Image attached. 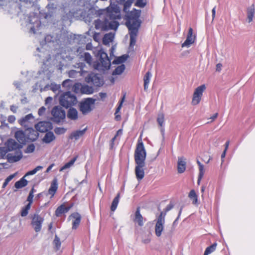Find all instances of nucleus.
Masks as SVG:
<instances>
[{
    "instance_id": "nucleus-54",
    "label": "nucleus",
    "mask_w": 255,
    "mask_h": 255,
    "mask_svg": "<svg viewBox=\"0 0 255 255\" xmlns=\"http://www.w3.org/2000/svg\"><path fill=\"white\" fill-rule=\"evenodd\" d=\"M199 175H200V178H201V177H203L204 173H205L204 167L203 164H202L200 166H199Z\"/></svg>"
},
{
    "instance_id": "nucleus-16",
    "label": "nucleus",
    "mask_w": 255,
    "mask_h": 255,
    "mask_svg": "<svg viewBox=\"0 0 255 255\" xmlns=\"http://www.w3.org/2000/svg\"><path fill=\"white\" fill-rule=\"evenodd\" d=\"M22 157L21 150H17L14 152L8 153L6 155L7 161L10 163H14L19 161Z\"/></svg>"
},
{
    "instance_id": "nucleus-17",
    "label": "nucleus",
    "mask_w": 255,
    "mask_h": 255,
    "mask_svg": "<svg viewBox=\"0 0 255 255\" xmlns=\"http://www.w3.org/2000/svg\"><path fill=\"white\" fill-rule=\"evenodd\" d=\"M196 36L193 35V29L191 27L189 28L187 36L184 43L182 44V47H189L192 44L195 40Z\"/></svg>"
},
{
    "instance_id": "nucleus-64",
    "label": "nucleus",
    "mask_w": 255,
    "mask_h": 255,
    "mask_svg": "<svg viewBox=\"0 0 255 255\" xmlns=\"http://www.w3.org/2000/svg\"><path fill=\"white\" fill-rule=\"evenodd\" d=\"M99 95L100 98L102 100L104 99L107 96V94L106 93L101 92L99 94Z\"/></svg>"
},
{
    "instance_id": "nucleus-14",
    "label": "nucleus",
    "mask_w": 255,
    "mask_h": 255,
    "mask_svg": "<svg viewBox=\"0 0 255 255\" xmlns=\"http://www.w3.org/2000/svg\"><path fill=\"white\" fill-rule=\"evenodd\" d=\"M5 145L8 151H16L17 150H21L22 145L18 143L14 139L9 138L5 142Z\"/></svg>"
},
{
    "instance_id": "nucleus-49",
    "label": "nucleus",
    "mask_w": 255,
    "mask_h": 255,
    "mask_svg": "<svg viewBox=\"0 0 255 255\" xmlns=\"http://www.w3.org/2000/svg\"><path fill=\"white\" fill-rule=\"evenodd\" d=\"M35 149V146L33 143L29 144L27 147L24 149V152L26 153H29L33 152Z\"/></svg>"
},
{
    "instance_id": "nucleus-42",
    "label": "nucleus",
    "mask_w": 255,
    "mask_h": 255,
    "mask_svg": "<svg viewBox=\"0 0 255 255\" xmlns=\"http://www.w3.org/2000/svg\"><path fill=\"white\" fill-rule=\"evenodd\" d=\"M188 196L190 198V199L192 200V203L193 204H196L197 203V196L196 195L195 191L194 190H192L190 191Z\"/></svg>"
},
{
    "instance_id": "nucleus-25",
    "label": "nucleus",
    "mask_w": 255,
    "mask_h": 255,
    "mask_svg": "<svg viewBox=\"0 0 255 255\" xmlns=\"http://www.w3.org/2000/svg\"><path fill=\"white\" fill-rule=\"evenodd\" d=\"M55 136L53 132L51 131L46 132V133L42 139L43 142L48 144L55 139Z\"/></svg>"
},
{
    "instance_id": "nucleus-39",
    "label": "nucleus",
    "mask_w": 255,
    "mask_h": 255,
    "mask_svg": "<svg viewBox=\"0 0 255 255\" xmlns=\"http://www.w3.org/2000/svg\"><path fill=\"white\" fill-rule=\"evenodd\" d=\"M125 70V66L124 64H122L119 66H118L115 70L113 72V75H120Z\"/></svg>"
},
{
    "instance_id": "nucleus-5",
    "label": "nucleus",
    "mask_w": 255,
    "mask_h": 255,
    "mask_svg": "<svg viewBox=\"0 0 255 255\" xmlns=\"http://www.w3.org/2000/svg\"><path fill=\"white\" fill-rule=\"evenodd\" d=\"M59 100L60 105L66 108L75 105L77 103L76 96L72 94L70 91H67L61 94Z\"/></svg>"
},
{
    "instance_id": "nucleus-53",
    "label": "nucleus",
    "mask_w": 255,
    "mask_h": 255,
    "mask_svg": "<svg viewBox=\"0 0 255 255\" xmlns=\"http://www.w3.org/2000/svg\"><path fill=\"white\" fill-rule=\"evenodd\" d=\"M135 5L140 7H143L145 6L146 3L144 2V0H136Z\"/></svg>"
},
{
    "instance_id": "nucleus-31",
    "label": "nucleus",
    "mask_w": 255,
    "mask_h": 255,
    "mask_svg": "<svg viewBox=\"0 0 255 255\" xmlns=\"http://www.w3.org/2000/svg\"><path fill=\"white\" fill-rule=\"evenodd\" d=\"M28 183L27 180L25 179V176L22 177L19 180L16 181L14 184V187L16 189L22 188L25 187Z\"/></svg>"
},
{
    "instance_id": "nucleus-8",
    "label": "nucleus",
    "mask_w": 255,
    "mask_h": 255,
    "mask_svg": "<svg viewBox=\"0 0 255 255\" xmlns=\"http://www.w3.org/2000/svg\"><path fill=\"white\" fill-rule=\"evenodd\" d=\"M52 120L56 123L61 122L65 118V111L60 106H55L51 111Z\"/></svg>"
},
{
    "instance_id": "nucleus-46",
    "label": "nucleus",
    "mask_w": 255,
    "mask_h": 255,
    "mask_svg": "<svg viewBox=\"0 0 255 255\" xmlns=\"http://www.w3.org/2000/svg\"><path fill=\"white\" fill-rule=\"evenodd\" d=\"M30 207L31 205H30V204H27L25 207L22 208L21 211V216L22 217H25L27 215Z\"/></svg>"
},
{
    "instance_id": "nucleus-37",
    "label": "nucleus",
    "mask_w": 255,
    "mask_h": 255,
    "mask_svg": "<svg viewBox=\"0 0 255 255\" xmlns=\"http://www.w3.org/2000/svg\"><path fill=\"white\" fill-rule=\"evenodd\" d=\"M83 58L84 61L91 65L92 61V57L89 52H85L83 55H81L80 58Z\"/></svg>"
},
{
    "instance_id": "nucleus-20",
    "label": "nucleus",
    "mask_w": 255,
    "mask_h": 255,
    "mask_svg": "<svg viewBox=\"0 0 255 255\" xmlns=\"http://www.w3.org/2000/svg\"><path fill=\"white\" fill-rule=\"evenodd\" d=\"M73 204L69 206L65 207L64 204L59 206L55 210V215L56 217H60L62 214L68 212L69 210L73 207Z\"/></svg>"
},
{
    "instance_id": "nucleus-6",
    "label": "nucleus",
    "mask_w": 255,
    "mask_h": 255,
    "mask_svg": "<svg viewBox=\"0 0 255 255\" xmlns=\"http://www.w3.org/2000/svg\"><path fill=\"white\" fill-rule=\"evenodd\" d=\"M95 99L88 98L84 99L79 103V110L82 113L85 115L92 111V105L95 103Z\"/></svg>"
},
{
    "instance_id": "nucleus-30",
    "label": "nucleus",
    "mask_w": 255,
    "mask_h": 255,
    "mask_svg": "<svg viewBox=\"0 0 255 255\" xmlns=\"http://www.w3.org/2000/svg\"><path fill=\"white\" fill-rule=\"evenodd\" d=\"M157 122L159 125V126L160 127L161 131L164 133V128H163L164 126V115L163 113H160L158 115V117L157 118Z\"/></svg>"
},
{
    "instance_id": "nucleus-27",
    "label": "nucleus",
    "mask_w": 255,
    "mask_h": 255,
    "mask_svg": "<svg viewBox=\"0 0 255 255\" xmlns=\"http://www.w3.org/2000/svg\"><path fill=\"white\" fill-rule=\"evenodd\" d=\"M255 10L254 4H253L251 6L247 8V20L249 23H250L253 21V17L255 14Z\"/></svg>"
},
{
    "instance_id": "nucleus-45",
    "label": "nucleus",
    "mask_w": 255,
    "mask_h": 255,
    "mask_svg": "<svg viewBox=\"0 0 255 255\" xmlns=\"http://www.w3.org/2000/svg\"><path fill=\"white\" fill-rule=\"evenodd\" d=\"M60 89L61 86L60 85L52 83L50 85V90H51L54 93H56L57 92L58 94H59L61 92Z\"/></svg>"
},
{
    "instance_id": "nucleus-59",
    "label": "nucleus",
    "mask_w": 255,
    "mask_h": 255,
    "mask_svg": "<svg viewBox=\"0 0 255 255\" xmlns=\"http://www.w3.org/2000/svg\"><path fill=\"white\" fill-rule=\"evenodd\" d=\"M17 107L11 105L10 107V110L13 113H16L17 112Z\"/></svg>"
},
{
    "instance_id": "nucleus-18",
    "label": "nucleus",
    "mask_w": 255,
    "mask_h": 255,
    "mask_svg": "<svg viewBox=\"0 0 255 255\" xmlns=\"http://www.w3.org/2000/svg\"><path fill=\"white\" fill-rule=\"evenodd\" d=\"M132 3V0H127L125 1L124 3V9L123 11L126 13L125 14V19L126 20V21H127V15L129 13L133 11H136V12H139L140 14H141V10H137L135 8H133L131 11H129V9L130 7L131 4Z\"/></svg>"
},
{
    "instance_id": "nucleus-19",
    "label": "nucleus",
    "mask_w": 255,
    "mask_h": 255,
    "mask_svg": "<svg viewBox=\"0 0 255 255\" xmlns=\"http://www.w3.org/2000/svg\"><path fill=\"white\" fill-rule=\"evenodd\" d=\"M14 136L20 144H25L27 142L25 131L17 130L15 132Z\"/></svg>"
},
{
    "instance_id": "nucleus-4",
    "label": "nucleus",
    "mask_w": 255,
    "mask_h": 255,
    "mask_svg": "<svg viewBox=\"0 0 255 255\" xmlns=\"http://www.w3.org/2000/svg\"><path fill=\"white\" fill-rule=\"evenodd\" d=\"M95 55L99 58L100 60V62H97L94 64L95 69L105 71L110 69L111 65V60L107 53L102 48L98 50Z\"/></svg>"
},
{
    "instance_id": "nucleus-22",
    "label": "nucleus",
    "mask_w": 255,
    "mask_h": 255,
    "mask_svg": "<svg viewBox=\"0 0 255 255\" xmlns=\"http://www.w3.org/2000/svg\"><path fill=\"white\" fill-rule=\"evenodd\" d=\"M70 217L74 219L72 222V229H76L80 223L81 216L79 213L75 212L72 214Z\"/></svg>"
},
{
    "instance_id": "nucleus-26",
    "label": "nucleus",
    "mask_w": 255,
    "mask_h": 255,
    "mask_svg": "<svg viewBox=\"0 0 255 255\" xmlns=\"http://www.w3.org/2000/svg\"><path fill=\"white\" fill-rule=\"evenodd\" d=\"M143 218L140 213V208L137 207L135 212L133 221L137 223L139 226H142L143 225Z\"/></svg>"
},
{
    "instance_id": "nucleus-47",
    "label": "nucleus",
    "mask_w": 255,
    "mask_h": 255,
    "mask_svg": "<svg viewBox=\"0 0 255 255\" xmlns=\"http://www.w3.org/2000/svg\"><path fill=\"white\" fill-rule=\"evenodd\" d=\"M66 128L63 127H56L54 128V131L56 134H63L66 131Z\"/></svg>"
},
{
    "instance_id": "nucleus-48",
    "label": "nucleus",
    "mask_w": 255,
    "mask_h": 255,
    "mask_svg": "<svg viewBox=\"0 0 255 255\" xmlns=\"http://www.w3.org/2000/svg\"><path fill=\"white\" fill-rule=\"evenodd\" d=\"M15 175H16V173H14V174H11L9 176H8L5 179V180H4V181L3 184H2V188H5V187L8 184V183L15 177Z\"/></svg>"
},
{
    "instance_id": "nucleus-41",
    "label": "nucleus",
    "mask_w": 255,
    "mask_h": 255,
    "mask_svg": "<svg viewBox=\"0 0 255 255\" xmlns=\"http://www.w3.org/2000/svg\"><path fill=\"white\" fill-rule=\"evenodd\" d=\"M53 245L54 246L55 249L56 251H58L61 245V243L60 242L59 238L57 236V235H55V238L53 241Z\"/></svg>"
},
{
    "instance_id": "nucleus-43",
    "label": "nucleus",
    "mask_w": 255,
    "mask_h": 255,
    "mask_svg": "<svg viewBox=\"0 0 255 255\" xmlns=\"http://www.w3.org/2000/svg\"><path fill=\"white\" fill-rule=\"evenodd\" d=\"M76 157H74L70 160L68 162L66 163L64 166H63L60 169V171H63L65 169L70 168L73 165L76 160Z\"/></svg>"
},
{
    "instance_id": "nucleus-12",
    "label": "nucleus",
    "mask_w": 255,
    "mask_h": 255,
    "mask_svg": "<svg viewBox=\"0 0 255 255\" xmlns=\"http://www.w3.org/2000/svg\"><path fill=\"white\" fill-rule=\"evenodd\" d=\"M43 221V218L37 214H34L32 216L31 224L36 232L41 231Z\"/></svg>"
},
{
    "instance_id": "nucleus-61",
    "label": "nucleus",
    "mask_w": 255,
    "mask_h": 255,
    "mask_svg": "<svg viewBox=\"0 0 255 255\" xmlns=\"http://www.w3.org/2000/svg\"><path fill=\"white\" fill-rule=\"evenodd\" d=\"M76 73L75 70H71L69 72V76L70 77H74Z\"/></svg>"
},
{
    "instance_id": "nucleus-62",
    "label": "nucleus",
    "mask_w": 255,
    "mask_h": 255,
    "mask_svg": "<svg viewBox=\"0 0 255 255\" xmlns=\"http://www.w3.org/2000/svg\"><path fill=\"white\" fill-rule=\"evenodd\" d=\"M36 173L34 169H33V170H31V171H29L28 172H27L26 174L24 175V176H28V175H34Z\"/></svg>"
},
{
    "instance_id": "nucleus-38",
    "label": "nucleus",
    "mask_w": 255,
    "mask_h": 255,
    "mask_svg": "<svg viewBox=\"0 0 255 255\" xmlns=\"http://www.w3.org/2000/svg\"><path fill=\"white\" fill-rule=\"evenodd\" d=\"M74 84V81L70 79H66L62 83V86L66 88V90H71Z\"/></svg>"
},
{
    "instance_id": "nucleus-55",
    "label": "nucleus",
    "mask_w": 255,
    "mask_h": 255,
    "mask_svg": "<svg viewBox=\"0 0 255 255\" xmlns=\"http://www.w3.org/2000/svg\"><path fill=\"white\" fill-rule=\"evenodd\" d=\"M183 206H182V207H180V210H179V213H178V216H177V217L176 218V219L175 220V221L173 222V226H175V225H176L177 224V222L178 220L179 219V218H180V217L181 214V213H182V210H183Z\"/></svg>"
},
{
    "instance_id": "nucleus-50",
    "label": "nucleus",
    "mask_w": 255,
    "mask_h": 255,
    "mask_svg": "<svg viewBox=\"0 0 255 255\" xmlns=\"http://www.w3.org/2000/svg\"><path fill=\"white\" fill-rule=\"evenodd\" d=\"M8 151L6 147H0V159L3 158Z\"/></svg>"
},
{
    "instance_id": "nucleus-15",
    "label": "nucleus",
    "mask_w": 255,
    "mask_h": 255,
    "mask_svg": "<svg viewBox=\"0 0 255 255\" xmlns=\"http://www.w3.org/2000/svg\"><path fill=\"white\" fill-rule=\"evenodd\" d=\"M27 142H33L37 140L39 136L38 131L32 128H28L25 130Z\"/></svg>"
},
{
    "instance_id": "nucleus-2",
    "label": "nucleus",
    "mask_w": 255,
    "mask_h": 255,
    "mask_svg": "<svg viewBox=\"0 0 255 255\" xmlns=\"http://www.w3.org/2000/svg\"><path fill=\"white\" fill-rule=\"evenodd\" d=\"M146 157V152L143 143L141 140H138L134 153V158L136 164L135 173L138 181H140L144 178L143 167L145 165Z\"/></svg>"
},
{
    "instance_id": "nucleus-13",
    "label": "nucleus",
    "mask_w": 255,
    "mask_h": 255,
    "mask_svg": "<svg viewBox=\"0 0 255 255\" xmlns=\"http://www.w3.org/2000/svg\"><path fill=\"white\" fill-rule=\"evenodd\" d=\"M35 128L37 131L46 132L51 129L53 126L50 122L42 121L35 125Z\"/></svg>"
},
{
    "instance_id": "nucleus-21",
    "label": "nucleus",
    "mask_w": 255,
    "mask_h": 255,
    "mask_svg": "<svg viewBox=\"0 0 255 255\" xmlns=\"http://www.w3.org/2000/svg\"><path fill=\"white\" fill-rule=\"evenodd\" d=\"M87 130V128H85L82 130H77L74 131L72 132L70 134L69 139H74L75 140H77L85 134Z\"/></svg>"
},
{
    "instance_id": "nucleus-44",
    "label": "nucleus",
    "mask_w": 255,
    "mask_h": 255,
    "mask_svg": "<svg viewBox=\"0 0 255 255\" xmlns=\"http://www.w3.org/2000/svg\"><path fill=\"white\" fill-rule=\"evenodd\" d=\"M82 85L79 83H74L71 90L74 92L75 93H79L81 92V88Z\"/></svg>"
},
{
    "instance_id": "nucleus-24",
    "label": "nucleus",
    "mask_w": 255,
    "mask_h": 255,
    "mask_svg": "<svg viewBox=\"0 0 255 255\" xmlns=\"http://www.w3.org/2000/svg\"><path fill=\"white\" fill-rule=\"evenodd\" d=\"M34 118L33 116L31 114L26 115L24 117H23L19 120L18 122L19 124L24 127L28 126V124L30 122V120H33Z\"/></svg>"
},
{
    "instance_id": "nucleus-40",
    "label": "nucleus",
    "mask_w": 255,
    "mask_h": 255,
    "mask_svg": "<svg viewBox=\"0 0 255 255\" xmlns=\"http://www.w3.org/2000/svg\"><path fill=\"white\" fill-rule=\"evenodd\" d=\"M217 245V243H215L211 246L207 247L205 250L204 255H208L213 253L216 250Z\"/></svg>"
},
{
    "instance_id": "nucleus-29",
    "label": "nucleus",
    "mask_w": 255,
    "mask_h": 255,
    "mask_svg": "<svg viewBox=\"0 0 255 255\" xmlns=\"http://www.w3.org/2000/svg\"><path fill=\"white\" fill-rule=\"evenodd\" d=\"M67 117L72 120H76L78 119V112L74 108H70L67 112Z\"/></svg>"
},
{
    "instance_id": "nucleus-9",
    "label": "nucleus",
    "mask_w": 255,
    "mask_h": 255,
    "mask_svg": "<svg viewBox=\"0 0 255 255\" xmlns=\"http://www.w3.org/2000/svg\"><path fill=\"white\" fill-rule=\"evenodd\" d=\"M85 81L93 85L96 87H100L103 85V80L100 78L98 74L91 72L85 77Z\"/></svg>"
},
{
    "instance_id": "nucleus-11",
    "label": "nucleus",
    "mask_w": 255,
    "mask_h": 255,
    "mask_svg": "<svg viewBox=\"0 0 255 255\" xmlns=\"http://www.w3.org/2000/svg\"><path fill=\"white\" fill-rule=\"evenodd\" d=\"M165 223V214H160L157 218L155 226V233L157 237H159L162 234Z\"/></svg>"
},
{
    "instance_id": "nucleus-34",
    "label": "nucleus",
    "mask_w": 255,
    "mask_h": 255,
    "mask_svg": "<svg viewBox=\"0 0 255 255\" xmlns=\"http://www.w3.org/2000/svg\"><path fill=\"white\" fill-rule=\"evenodd\" d=\"M81 93L87 95L92 94L94 93V89L92 87L87 85H82L81 88Z\"/></svg>"
},
{
    "instance_id": "nucleus-7",
    "label": "nucleus",
    "mask_w": 255,
    "mask_h": 255,
    "mask_svg": "<svg viewBox=\"0 0 255 255\" xmlns=\"http://www.w3.org/2000/svg\"><path fill=\"white\" fill-rule=\"evenodd\" d=\"M27 20L29 22V24L31 25L30 26H28L30 28L29 32L33 34L36 33V30H38L39 28L41 26V21L38 15L34 13L30 14Z\"/></svg>"
},
{
    "instance_id": "nucleus-23",
    "label": "nucleus",
    "mask_w": 255,
    "mask_h": 255,
    "mask_svg": "<svg viewBox=\"0 0 255 255\" xmlns=\"http://www.w3.org/2000/svg\"><path fill=\"white\" fill-rule=\"evenodd\" d=\"M186 169V162L183 157H178L177 170L179 173H183Z\"/></svg>"
},
{
    "instance_id": "nucleus-52",
    "label": "nucleus",
    "mask_w": 255,
    "mask_h": 255,
    "mask_svg": "<svg viewBox=\"0 0 255 255\" xmlns=\"http://www.w3.org/2000/svg\"><path fill=\"white\" fill-rule=\"evenodd\" d=\"M125 99V95H124L123 97H122L121 101L119 103V105L118 107L116 109V112H115L116 114H117L120 111L121 108L122 107V105H123V103L124 102Z\"/></svg>"
},
{
    "instance_id": "nucleus-32",
    "label": "nucleus",
    "mask_w": 255,
    "mask_h": 255,
    "mask_svg": "<svg viewBox=\"0 0 255 255\" xmlns=\"http://www.w3.org/2000/svg\"><path fill=\"white\" fill-rule=\"evenodd\" d=\"M114 38V34L109 33L106 34L103 38V43L104 45H109V43L113 41Z\"/></svg>"
},
{
    "instance_id": "nucleus-57",
    "label": "nucleus",
    "mask_w": 255,
    "mask_h": 255,
    "mask_svg": "<svg viewBox=\"0 0 255 255\" xmlns=\"http://www.w3.org/2000/svg\"><path fill=\"white\" fill-rule=\"evenodd\" d=\"M46 108L44 107H42L38 110V114L39 116H42L44 114Z\"/></svg>"
},
{
    "instance_id": "nucleus-1",
    "label": "nucleus",
    "mask_w": 255,
    "mask_h": 255,
    "mask_svg": "<svg viewBox=\"0 0 255 255\" xmlns=\"http://www.w3.org/2000/svg\"><path fill=\"white\" fill-rule=\"evenodd\" d=\"M101 11L102 12L100 13L99 15H104V19L102 22V29L104 30L117 29L119 23L116 20L121 18L119 7H108L106 9Z\"/></svg>"
},
{
    "instance_id": "nucleus-33",
    "label": "nucleus",
    "mask_w": 255,
    "mask_h": 255,
    "mask_svg": "<svg viewBox=\"0 0 255 255\" xmlns=\"http://www.w3.org/2000/svg\"><path fill=\"white\" fill-rule=\"evenodd\" d=\"M152 74L151 72L148 71H147L144 76V90L146 91L148 87V84L150 82V79L151 78Z\"/></svg>"
},
{
    "instance_id": "nucleus-35",
    "label": "nucleus",
    "mask_w": 255,
    "mask_h": 255,
    "mask_svg": "<svg viewBox=\"0 0 255 255\" xmlns=\"http://www.w3.org/2000/svg\"><path fill=\"white\" fill-rule=\"evenodd\" d=\"M128 58V55L127 54H124L121 56L116 58L113 61V64H119L125 62L127 59Z\"/></svg>"
},
{
    "instance_id": "nucleus-10",
    "label": "nucleus",
    "mask_w": 255,
    "mask_h": 255,
    "mask_svg": "<svg viewBox=\"0 0 255 255\" xmlns=\"http://www.w3.org/2000/svg\"><path fill=\"white\" fill-rule=\"evenodd\" d=\"M205 89L206 86L205 85H202L195 89L192 99V104L193 105H197L200 103Z\"/></svg>"
},
{
    "instance_id": "nucleus-60",
    "label": "nucleus",
    "mask_w": 255,
    "mask_h": 255,
    "mask_svg": "<svg viewBox=\"0 0 255 255\" xmlns=\"http://www.w3.org/2000/svg\"><path fill=\"white\" fill-rule=\"evenodd\" d=\"M15 120V118L14 116H10L8 118V121L10 123L14 122Z\"/></svg>"
},
{
    "instance_id": "nucleus-56",
    "label": "nucleus",
    "mask_w": 255,
    "mask_h": 255,
    "mask_svg": "<svg viewBox=\"0 0 255 255\" xmlns=\"http://www.w3.org/2000/svg\"><path fill=\"white\" fill-rule=\"evenodd\" d=\"M34 195L31 194V193H29L27 198V201L28 202V203L27 204H30V205H31L33 202V198Z\"/></svg>"
},
{
    "instance_id": "nucleus-36",
    "label": "nucleus",
    "mask_w": 255,
    "mask_h": 255,
    "mask_svg": "<svg viewBox=\"0 0 255 255\" xmlns=\"http://www.w3.org/2000/svg\"><path fill=\"white\" fill-rule=\"evenodd\" d=\"M120 197V194L118 193L117 196L114 198L111 206V210L112 211H115L117 208L119 202Z\"/></svg>"
},
{
    "instance_id": "nucleus-3",
    "label": "nucleus",
    "mask_w": 255,
    "mask_h": 255,
    "mask_svg": "<svg viewBox=\"0 0 255 255\" xmlns=\"http://www.w3.org/2000/svg\"><path fill=\"white\" fill-rule=\"evenodd\" d=\"M139 17V12H136L135 10L129 13L127 15L128 19L127 21L126 22V25L129 31L130 48H133L136 43V36L141 23Z\"/></svg>"
},
{
    "instance_id": "nucleus-28",
    "label": "nucleus",
    "mask_w": 255,
    "mask_h": 255,
    "mask_svg": "<svg viewBox=\"0 0 255 255\" xmlns=\"http://www.w3.org/2000/svg\"><path fill=\"white\" fill-rule=\"evenodd\" d=\"M57 188H58V184H57V180L56 179H54L51 184V185H50V187L48 190V194H50L51 195V198H52L57 190Z\"/></svg>"
},
{
    "instance_id": "nucleus-63",
    "label": "nucleus",
    "mask_w": 255,
    "mask_h": 255,
    "mask_svg": "<svg viewBox=\"0 0 255 255\" xmlns=\"http://www.w3.org/2000/svg\"><path fill=\"white\" fill-rule=\"evenodd\" d=\"M53 38V37L51 36L50 35H46L45 37V41L46 42H50L52 41V39Z\"/></svg>"
},
{
    "instance_id": "nucleus-58",
    "label": "nucleus",
    "mask_w": 255,
    "mask_h": 255,
    "mask_svg": "<svg viewBox=\"0 0 255 255\" xmlns=\"http://www.w3.org/2000/svg\"><path fill=\"white\" fill-rule=\"evenodd\" d=\"M53 101V98L51 97H48L45 100V104H51Z\"/></svg>"
},
{
    "instance_id": "nucleus-51",
    "label": "nucleus",
    "mask_w": 255,
    "mask_h": 255,
    "mask_svg": "<svg viewBox=\"0 0 255 255\" xmlns=\"http://www.w3.org/2000/svg\"><path fill=\"white\" fill-rule=\"evenodd\" d=\"M173 204L170 203L168 204L167 207L164 209L163 212H161L160 214H165V217L166 216L167 212L171 210L173 208Z\"/></svg>"
}]
</instances>
